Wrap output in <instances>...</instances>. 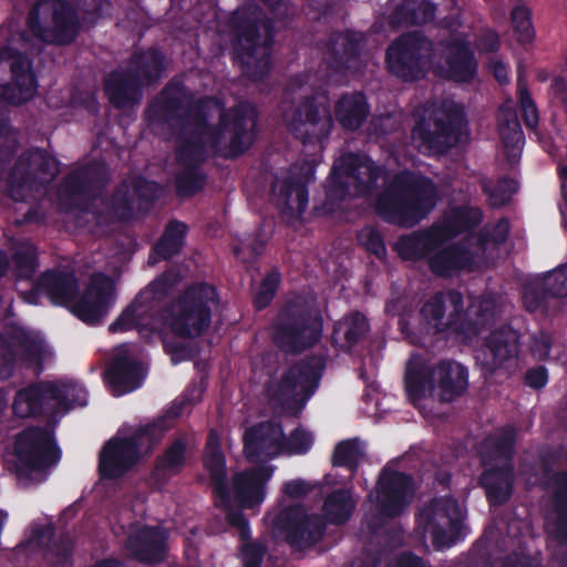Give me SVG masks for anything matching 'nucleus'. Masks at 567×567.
Returning a JSON list of instances; mask_svg holds the SVG:
<instances>
[{"label":"nucleus","mask_w":567,"mask_h":567,"mask_svg":"<svg viewBox=\"0 0 567 567\" xmlns=\"http://www.w3.org/2000/svg\"><path fill=\"white\" fill-rule=\"evenodd\" d=\"M203 465L208 472L213 493L225 511L227 524L238 530L240 540L251 538L250 524L243 511L255 509L262 504L274 466L259 465L237 472L233 474L229 486L226 457L215 431L208 434Z\"/></svg>","instance_id":"f257e3e1"},{"label":"nucleus","mask_w":567,"mask_h":567,"mask_svg":"<svg viewBox=\"0 0 567 567\" xmlns=\"http://www.w3.org/2000/svg\"><path fill=\"white\" fill-rule=\"evenodd\" d=\"M212 151L226 159H237L252 146L258 123L257 109L241 101L229 109L215 96L190 100L185 112Z\"/></svg>","instance_id":"f03ea898"},{"label":"nucleus","mask_w":567,"mask_h":567,"mask_svg":"<svg viewBox=\"0 0 567 567\" xmlns=\"http://www.w3.org/2000/svg\"><path fill=\"white\" fill-rule=\"evenodd\" d=\"M234 60L252 82L262 81L270 72L276 27L262 8L247 0L227 19Z\"/></svg>","instance_id":"7ed1b4c3"},{"label":"nucleus","mask_w":567,"mask_h":567,"mask_svg":"<svg viewBox=\"0 0 567 567\" xmlns=\"http://www.w3.org/2000/svg\"><path fill=\"white\" fill-rule=\"evenodd\" d=\"M357 501L352 488L341 487L327 494L322 514H309L301 504L281 509L274 525L293 549L302 550L317 545L324 536L327 525H346L353 516Z\"/></svg>","instance_id":"20e7f679"},{"label":"nucleus","mask_w":567,"mask_h":567,"mask_svg":"<svg viewBox=\"0 0 567 567\" xmlns=\"http://www.w3.org/2000/svg\"><path fill=\"white\" fill-rule=\"evenodd\" d=\"M437 202L439 190L432 178L404 169L377 196L374 210L389 224L413 227L432 213Z\"/></svg>","instance_id":"39448f33"},{"label":"nucleus","mask_w":567,"mask_h":567,"mask_svg":"<svg viewBox=\"0 0 567 567\" xmlns=\"http://www.w3.org/2000/svg\"><path fill=\"white\" fill-rule=\"evenodd\" d=\"M465 122L461 104H443L429 114L419 115L411 130L412 143L425 156L445 155L460 143Z\"/></svg>","instance_id":"423d86ee"},{"label":"nucleus","mask_w":567,"mask_h":567,"mask_svg":"<svg viewBox=\"0 0 567 567\" xmlns=\"http://www.w3.org/2000/svg\"><path fill=\"white\" fill-rule=\"evenodd\" d=\"M323 319L302 298L281 307L274 330V341L285 352L299 354L317 346L322 338Z\"/></svg>","instance_id":"0eeeda50"},{"label":"nucleus","mask_w":567,"mask_h":567,"mask_svg":"<svg viewBox=\"0 0 567 567\" xmlns=\"http://www.w3.org/2000/svg\"><path fill=\"white\" fill-rule=\"evenodd\" d=\"M219 305L217 288L208 282H195L188 286L177 298L175 309H163L169 319L175 336L190 339L203 336L212 324L213 310Z\"/></svg>","instance_id":"6e6552de"},{"label":"nucleus","mask_w":567,"mask_h":567,"mask_svg":"<svg viewBox=\"0 0 567 567\" xmlns=\"http://www.w3.org/2000/svg\"><path fill=\"white\" fill-rule=\"evenodd\" d=\"M27 28L41 42L64 47L76 40L82 25L71 1L38 0L29 11Z\"/></svg>","instance_id":"1a4fd4ad"},{"label":"nucleus","mask_w":567,"mask_h":567,"mask_svg":"<svg viewBox=\"0 0 567 567\" xmlns=\"http://www.w3.org/2000/svg\"><path fill=\"white\" fill-rule=\"evenodd\" d=\"M59 166V161L47 151L27 150L9 171L4 190L14 202H28L58 176Z\"/></svg>","instance_id":"9d476101"},{"label":"nucleus","mask_w":567,"mask_h":567,"mask_svg":"<svg viewBox=\"0 0 567 567\" xmlns=\"http://www.w3.org/2000/svg\"><path fill=\"white\" fill-rule=\"evenodd\" d=\"M326 365L323 354H309L298 360L281 374L272 400L285 410L299 412L318 389Z\"/></svg>","instance_id":"9b49d317"},{"label":"nucleus","mask_w":567,"mask_h":567,"mask_svg":"<svg viewBox=\"0 0 567 567\" xmlns=\"http://www.w3.org/2000/svg\"><path fill=\"white\" fill-rule=\"evenodd\" d=\"M414 493L411 474L384 466L377 480L373 493L368 498L374 504L377 514L368 522V528L377 533L381 519L400 517L409 506Z\"/></svg>","instance_id":"f8f14e48"},{"label":"nucleus","mask_w":567,"mask_h":567,"mask_svg":"<svg viewBox=\"0 0 567 567\" xmlns=\"http://www.w3.org/2000/svg\"><path fill=\"white\" fill-rule=\"evenodd\" d=\"M175 281L169 272H163L140 290L134 299L109 326L111 333L148 329L155 321L161 303L168 296Z\"/></svg>","instance_id":"ddd939ff"},{"label":"nucleus","mask_w":567,"mask_h":567,"mask_svg":"<svg viewBox=\"0 0 567 567\" xmlns=\"http://www.w3.org/2000/svg\"><path fill=\"white\" fill-rule=\"evenodd\" d=\"M38 78L32 60L10 45L0 48V102L19 106L34 97Z\"/></svg>","instance_id":"4468645a"},{"label":"nucleus","mask_w":567,"mask_h":567,"mask_svg":"<svg viewBox=\"0 0 567 567\" xmlns=\"http://www.w3.org/2000/svg\"><path fill=\"white\" fill-rule=\"evenodd\" d=\"M432 53V41L413 31L402 33L389 44L384 61L390 74L403 82H414L424 76Z\"/></svg>","instance_id":"2eb2a0df"},{"label":"nucleus","mask_w":567,"mask_h":567,"mask_svg":"<svg viewBox=\"0 0 567 567\" xmlns=\"http://www.w3.org/2000/svg\"><path fill=\"white\" fill-rule=\"evenodd\" d=\"M417 528L430 533L437 547L452 546L462 540L464 515L453 496L434 497L415 514Z\"/></svg>","instance_id":"dca6fc26"},{"label":"nucleus","mask_w":567,"mask_h":567,"mask_svg":"<svg viewBox=\"0 0 567 567\" xmlns=\"http://www.w3.org/2000/svg\"><path fill=\"white\" fill-rule=\"evenodd\" d=\"M53 425H30L14 437V455L18 472H41L55 465L61 458Z\"/></svg>","instance_id":"f3484780"},{"label":"nucleus","mask_w":567,"mask_h":567,"mask_svg":"<svg viewBox=\"0 0 567 567\" xmlns=\"http://www.w3.org/2000/svg\"><path fill=\"white\" fill-rule=\"evenodd\" d=\"M109 183V171L104 163L89 162L71 171L58 188L61 204L71 209H84Z\"/></svg>","instance_id":"a211bd4d"},{"label":"nucleus","mask_w":567,"mask_h":567,"mask_svg":"<svg viewBox=\"0 0 567 567\" xmlns=\"http://www.w3.org/2000/svg\"><path fill=\"white\" fill-rule=\"evenodd\" d=\"M367 40V35L360 31L351 29L332 31L323 48L327 68L340 75L360 72L365 66Z\"/></svg>","instance_id":"6ab92c4d"},{"label":"nucleus","mask_w":567,"mask_h":567,"mask_svg":"<svg viewBox=\"0 0 567 567\" xmlns=\"http://www.w3.org/2000/svg\"><path fill=\"white\" fill-rule=\"evenodd\" d=\"M567 298V264L545 274L523 291V303L529 313L553 317L563 311Z\"/></svg>","instance_id":"aec40b11"},{"label":"nucleus","mask_w":567,"mask_h":567,"mask_svg":"<svg viewBox=\"0 0 567 567\" xmlns=\"http://www.w3.org/2000/svg\"><path fill=\"white\" fill-rule=\"evenodd\" d=\"M116 301L115 281L102 271L93 272L84 291L71 307L73 315L87 324H100Z\"/></svg>","instance_id":"412c9836"},{"label":"nucleus","mask_w":567,"mask_h":567,"mask_svg":"<svg viewBox=\"0 0 567 567\" xmlns=\"http://www.w3.org/2000/svg\"><path fill=\"white\" fill-rule=\"evenodd\" d=\"M58 393L56 382L38 381L17 391L12 411L21 419L47 416L48 425L55 426L60 420L54 394Z\"/></svg>","instance_id":"4be33fe9"},{"label":"nucleus","mask_w":567,"mask_h":567,"mask_svg":"<svg viewBox=\"0 0 567 567\" xmlns=\"http://www.w3.org/2000/svg\"><path fill=\"white\" fill-rule=\"evenodd\" d=\"M140 444L135 436L110 439L99 454V474L102 480H117L140 461Z\"/></svg>","instance_id":"5701e85b"},{"label":"nucleus","mask_w":567,"mask_h":567,"mask_svg":"<svg viewBox=\"0 0 567 567\" xmlns=\"http://www.w3.org/2000/svg\"><path fill=\"white\" fill-rule=\"evenodd\" d=\"M244 453L251 463L274 458L286 449V436L280 423L259 422L244 433Z\"/></svg>","instance_id":"b1692460"},{"label":"nucleus","mask_w":567,"mask_h":567,"mask_svg":"<svg viewBox=\"0 0 567 567\" xmlns=\"http://www.w3.org/2000/svg\"><path fill=\"white\" fill-rule=\"evenodd\" d=\"M79 280L74 272L61 269L43 271L29 292L28 301L35 303L37 293L45 295L54 306L72 307L79 296Z\"/></svg>","instance_id":"393cba45"},{"label":"nucleus","mask_w":567,"mask_h":567,"mask_svg":"<svg viewBox=\"0 0 567 567\" xmlns=\"http://www.w3.org/2000/svg\"><path fill=\"white\" fill-rule=\"evenodd\" d=\"M520 332L509 324H502L491 331L484 340L486 355L493 370L509 371L517 365L520 352Z\"/></svg>","instance_id":"a878e982"},{"label":"nucleus","mask_w":567,"mask_h":567,"mask_svg":"<svg viewBox=\"0 0 567 567\" xmlns=\"http://www.w3.org/2000/svg\"><path fill=\"white\" fill-rule=\"evenodd\" d=\"M503 315V298L484 293L473 300L465 311V321L457 326V336L471 340L482 330L493 326Z\"/></svg>","instance_id":"bb28decb"},{"label":"nucleus","mask_w":567,"mask_h":567,"mask_svg":"<svg viewBox=\"0 0 567 567\" xmlns=\"http://www.w3.org/2000/svg\"><path fill=\"white\" fill-rule=\"evenodd\" d=\"M125 547L135 560L157 565L166 557L167 535L157 526L144 525L127 536Z\"/></svg>","instance_id":"cd10ccee"},{"label":"nucleus","mask_w":567,"mask_h":567,"mask_svg":"<svg viewBox=\"0 0 567 567\" xmlns=\"http://www.w3.org/2000/svg\"><path fill=\"white\" fill-rule=\"evenodd\" d=\"M144 378L142 363L126 352L115 354L104 371L105 383L115 396L137 390Z\"/></svg>","instance_id":"c85d7f7f"},{"label":"nucleus","mask_w":567,"mask_h":567,"mask_svg":"<svg viewBox=\"0 0 567 567\" xmlns=\"http://www.w3.org/2000/svg\"><path fill=\"white\" fill-rule=\"evenodd\" d=\"M185 93L182 87L166 84L159 94L148 104L145 116L151 123L171 124L178 122L183 127L192 125L186 117Z\"/></svg>","instance_id":"c756f323"},{"label":"nucleus","mask_w":567,"mask_h":567,"mask_svg":"<svg viewBox=\"0 0 567 567\" xmlns=\"http://www.w3.org/2000/svg\"><path fill=\"white\" fill-rule=\"evenodd\" d=\"M332 168H337V174L341 175L342 178L353 181L359 195L371 194L378 187L381 177L380 166L355 153L342 155Z\"/></svg>","instance_id":"7c9ffc66"},{"label":"nucleus","mask_w":567,"mask_h":567,"mask_svg":"<svg viewBox=\"0 0 567 567\" xmlns=\"http://www.w3.org/2000/svg\"><path fill=\"white\" fill-rule=\"evenodd\" d=\"M445 48L449 79L458 83L472 82L477 75L478 62L471 43L465 38H453Z\"/></svg>","instance_id":"2f4dec72"},{"label":"nucleus","mask_w":567,"mask_h":567,"mask_svg":"<svg viewBox=\"0 0 567 567\" xmlns=\"http://www.w3.org/2000/svg\"><path fill=\"white\" fill-rule=\"evenodd\" d=\"M515 467L513 462L484 468L478 485L484 489L491 506L498 507L509 501L514 492Z\"/></svg>","instance_id":"473e14b6"},{"label":"nucleus","mask_w":567,"mask_h":567,"mask_svg":"<svg viewBox=\"0 0 567 567\" xmlns=\"http://www.w3.org/2000/svg\"><path fill=\"white\" fill-rule=\"evenodd\" d=\"M474 261V254L468 247L462 243H452L434 250L427 259V265L435 276L451 278L461 271L471 270Z\"/></svg>","instance_id":"72a5a7b5"},{"label":"nucleus","mask_w":567,"mask_h":567,"mask_svg":"<svg viewBox=\"0 0 567 567\" xmlns=\"http://www.w3.org/2000/svg\"><path fill=\"white\" fill-rule=\"evenodd\" d=\"M434 383L441 402H454L467 391L468 370L455 360H441L434 367Z\"/></svg>","instance_id":"f704fd0d"},{"label":"nucleus","mask_w":567,"mask_h":567,"mask_svg":"<svg viewBox=\"0 0 567 567\" xmlns=\"http://www.w3.org/2000/svg\"><path fill=\"white\" fill-rule=\"evenodd\" d=\"M144 86L125 70L111 71L104 80V93L117 110L140 104Z\"/></svg>","instance_id":"c9c22d12"},{"label":"nucleus","mask_w":567,"mask_h":567,"mask_svg":"<svg viewBox=\"0 0 567 567\" xmlns=\"http://www.w3.org/2000/svg\"><path fill=\"white\" fill-rule=\"evenodd\" d=\"M165 55L158 48L136 50L132 53L126 70L144 87L155 85L165 72Z\"/></svg>","instance_id":"e433bc0d"},{"label":"nucleus","mask_w":567,"mask_h":567,"mask_svg":"<svg viewBox=\"0 0 567 567\" xmlns=\"http://www.w3.org/2000/svg\"><path fill=\"white\" fill-rule=\"evenodd\" d=\"M442 245L433 226L424 230H414L411 234L399 237L393 246L398 256L406 261H420L436 250Z\"/></svg>","instance_id":"4c0bfd02"},{"label":"nucleus","mask_w":567,"mask_h":567,"mask_svg":"<svg viewBox=\"0 0 567 567\" xmlns=\"http://www.w3.org/2000/svg\"><path fill=\"white\" fill-rule=\"evenodd\" d=\"M305 125L318 128V133L316 134L317 140L328 136L332 126L330 112L321 107L313 95L305 96L301 100L290 120V128L295 132L299 131L300 126Z\"/></svg>","instance_id":"58836bf2"},{"label":"nucleus","mask_w":567,"mask_h":567,"mask_svg":"<svg viewBox=\"0 0 567 567\" xmlns=\"http://www.w3.org/2000/svg\"><path fill=\"white\" fill-rule=\"evenodd\" d=\"M370 332V322L360 311L354 310L333 326L332 342L344 352H351L352 349L362 342Z\"/></svg>","instance_id":"ea45409f"},{"label":"nucleus","mask_w":567,"mask_h":567,"mask_svg":"<svg viewBox=\"0 0 567 567\" xmlns=\"http://www.w3.org/2000/svg\"><path fill=\"white\" fill-rule=\"evenodd\" d=\"M188 225L178 219H169L164 230L150 251L153 262L169 261L178 256L186 245Z\"/></svg>","instance_id":"a19ab883"},{"label":"nucleus","mask_w":567,"mask_h":567,"mask_svg":"<svg viewBox=\"0 0 567 567\" xmlns=\"http://www.w3.org/2000/svg\"><path fill=\"white\" fill-rule=\"evenodd\" d=\"M2 340L11 349L18 348L21 350L22 361L34 369L37 377L43 372L44 346L40 338L24 328L13 327Z\"/></svg>","instance_id":"79ce46f5"},{"label":"nucleus","mask_w":567,"mask_h":567,"mask_svg":"<svg viewBox=\"0 0 567 567\" xmlns=\"http://www.w3.org/2000/svg\"><path fill=\"white\" fill-rule=\"evenodd\" d=\"M481 221L482 214L478 209L458 206L453 208L449 215H445L441 223L433 224L432 226L443 244L473 230Z\"/></svg>","instance_id":"37998d69"},{"label":"nucleus","mask_w":567,"mask_h":567,"mask_svg":"<svg viewBox=\"0 0 567 567\" xmlns=\"http://www.w3.org/2000/svg\"><path fill=\"white\" fill-rule=\"evenodd\" d=\"M370 105L362 92L344 93L336 103L334 115L346 131L359 130L368 120Z\"/></svg>","instance_id":"c03bdc74"},{"label":"nucleus","mask_w":567,"mask_h":567,"mask_svg":"<svg viewBox=\"0 0 567 567\" xmlns=\"http://www.w3.org/2000/svg\"><path fill=\"white\" fill-rule=\"evenodd\" d=\"M436 4L431 0H402L389 16V24L396 29L423 25L435 19Z\"/></svg>","instance_id":"a18cd8bd"},{"label":"nucleus","mask_w":567,"mask_h":567,"mask_svg":"<svg viewBox=\"0 0 567 567\" xmlns=\"http://www.w3.org/2000/svg\"><path fill=\"white\" fill-rule=\"evenodd\" d=\"M516 439V429L512 425L503 426L494 434L487 435L481 442L482 464L487 466L497 460H503L505 463L513 462Z\"/></svg>","instance_id":"49530a36"},{"label":"nucleus","mask_w":567,"mask_h":567,"mask_svg":"<svg viewBox=\"0 0 567 567\" xmlns=\"http://www.w3.org/2000/svg\"><path fill=\"white\" fill-rule=\"evenodd\" d=\"M187 441L185 437H176L168 446L157 455L153 476L166 483L169 478L182 473L186 465Z\"/></svg>","instance_id":"de8ad7c7"},{"label":"nucleus","mask_w":567,"mask_h":567,"mask_svg":"<svg viewBox=\"0 0 567 567\" xmlns=\"http://www.w3.org/2000/svg\"><path fill=\"white\" fill-rule=\"evenodd\" d=\"M553 482L551 536L559 545H567V470L554 473Z\"/></svg>","instance_id":"09e8293b"},{"label":"nucleus","mask_w":567,"mask_h":567,"mask_svg":"<svg viewBox=\"0 0 567 567\" xmlns=\"http://www.w3.org/2000/svg\"><path fill=\"white\" fill-rule=\"evenodd\" d=\"M311 177L312 174L307 173L305 175L288 176L281 182L279 187L278 204L281 206L282 214H293V196L298 214H303L309 202L308 185Z\"/></svg>","instance_id":"8fccbe9b"},{"label":"nucleus","mask_w":567,"mask_h":567,"mask_svg":"<svg viewBox=\"0 0 567 567\" xmlns=\"http://www.w3.org/2000/svg\"><path fill=\"white\" fill-rule=\"evenodd\" d=\"M10 262L18 281L33 280L40 266L38 247L30 240L19 239L11 245Z\"/></svg>","instance_id":"3c124183"},{"label":"nucleus","mask_w":567,"mask_h":567,"mask_svg":"<svg viewBox=\"0 0 567 567\" xmlns=\"http://www.w3.org/2000/svg\"><path fill=\"white\" fill-rule=\"evenodd\" d=\"M176 159L178 164L203 165L207 158V145L198 130L189 133L181 130L177 135Z\"/></svg>","instance_id":"603ef678"},{"label":"nucleus","mask_w":567,"mask_h":567,"mask_svg":"<svg viewBox=\"0 0 567 567\" xmlns=\"http://www.w3.org/2000/svg\"><path fill=\"white\" fill-rule=\"evenodd\" d=\"M182 169L175 175L174 186L179 198H190L200 193L207 183V174L202 165L181 164Z\"/></svg>","instance_id":"864d4df0"},{"label":"nucleus","mask_w":567,"mask_h":567,"mask_svg":"<svg viewBox=\"0 0 567 567\" xmlns=\"http://www.w3.org/2000/svg\"><path fill=\"white\" fill-rule=\"evenodd\" d=\"M106 206L114 218L123 223L134 220L140 214L137 205H134V198L127 181H122L114 187L106 199Z\"/></svg>","instance_id":"5fc2aeb1"},{"label":"nucleus","mask_w":567,"mask_h":567,"mask_svg":"<svg viewBox=\"0 0 567 567\" xmlns=\"http://www.w3.org/2000/svg\"><path fill=\"white\" fill-rule=\"evenodd\" d=\"M498 133L504 147L519 148L525 137L516 111L511 106H501L497 114Z\"/></svg>","instance_id":"6e6d98bb"},{"label":"nucleus","mask_w":567,"mask_h":567,"mask_svg":"<svg viewBox=\"0 0 567 567\" xmlns=\"http://www.w3.org/2000/svg\"><path fill=\"white\" fill-rule=\"evenodd\" d=\"M434 385V368L421 362H409L404 374V386L411 399L425 396L427 388Z\"/></svg>","instance_id":"4d7b16f0"},{"label":"nucleus","mask_w":567,"mask_h":567,"mask_svg":"<svg viewBox=\"0 0 567 567\" xmlns=\"http://www.w3.org/2000/svg\"><path fill=\"white\" fill-rule=\"evenodd\" d=\"M128 184L137 200V212L142 215L148 214L162 196V185L143 175L133 177Z\"/></svg>","instance_id":"13d9d810"},{"label":"nucleus","mask_w":567,"mask_h":567,"mask_svg":"<svg viewBox=\"0 0 567 567\" xmlns=\"http://www.w3.org/2000/svg\"><path fill=\"white\" fill-rule=\"evenodd\" d=\"M58 393L54 399L58 404L60 417L73 406H84L87 403V391L74 380H61L56 382Z\"/></svg>","instance_id":"bf43d9fd"},{"label":"nucleus","mask_w":567,"mask_h":567,"mask_svg":"<svg viewBox=\"0 0 567 567\" xmlns=\"http://www.w3.org/2000/svg\"><path fill=\"white\" fill-rule=\"evenodd\" d=\"M359 439H347L338 442L333 449L331 464L333 467H344L351 475L358 472L360 462L364 455L360 449Z\"/></svg>","instance_id":"052dcab7"},{"label":"nucleus","mask_w":567,"mask_h":567,"mask_svg":"<svg viewBox=\"0 0 567 567\" xmlns=\"http://www.w3.org/2000/svg\"><path fill=\"white\" fill-rule=\"evenodd\" d=\"M445 311L444 291H436L423 303L420 309V316L433 329L435 334L451 333L447 320L444 321Z\"/></svg>","instance_id":"680f3d73"},{"label":"nucleus","mask_w":567,"mask_h":567,"mask_svg":"<svg viewBox=\"0 0 567 567\" xmlns=\"http://www.w3.org/2000/svg\"><path fill=\"white\" fill-rule=\"evenodd\" d=\"M350 182L337 174V168H331L326 181L323 208L327 213H336L349 194Z\"/></svg>","instance_id":"e2e57ef3"},{"label":"nucleus","mask_w":567,"mask_h":567,"mask_svg":"<svg viewBox=\"0 0 567 567\" xmlns=\"http://www.w3.org/2000/svg\"><path fill=\"white\" fill-rule=\"evenodd\" d=\"M280 282L281 274L277 268L266 274L254 296L252 303L256 310L261 311L272 302Z\"/></svg>","instance_id":"0e129e2a"},{"label":"nucleus","mask_w":567,"mask_h":567,"mask_svg":"<svg viewBox=\"0 0 567 567\" xmlns=\"http://www.w3.org/2000/svg\"><path fill=\"white\" fill-rule=\"evenodd\" d=\"M511 18L517 41L519 43L532 42L535 37V29L532 22L530 10L524 4L516 6L512 10Z\"/></svg>","instance_id":"69168bd1"},{"label":"nucleus","mask_w":567,"mask_h":567,"mask_svg":"<svg viewBox=\"0 0 567 567\" xmlns=\"http://www.w3.org/2000/svg\"><path fill=\"white\" fill-rule=\"evenodd\" d=\"M519 185L517 181L512 177L503 176L498 178L495 186L487 189L485 193L488 195V200L493 207H503L507 205L513 195L518 192Z\"/></svg>","instance_id":"338daca9"},{"label":"nucleus","mask_w":567,"mask_h":567,"mask_svg":"<svg viewBox=\"0 0 567 567\" xmlns=\"http://www.w3.org/2000/svg\"><path fill=\"white\" fill-rule=\"evenodd\" d=\"M111 8L112 3L109 0H83L78 10L81 25L84 24L87 28H92Z\"/></svg>","instance_id":"774afa93"}]
</instances>
